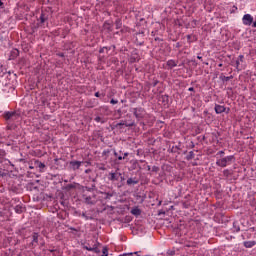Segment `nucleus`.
I'll return each instance as SVG.
<instances>
[{"instance_id": "nucleus-1", "label": "nucleus", "mask_w": 256, "mask_h": 256, "mask_svg": "<svg viewBox=\"0 0 256 256\" xmlns=\"http://www.w3.org/2000/svg\"><path fill=\"white\" fill-rule=\"evenodd\" d=\"M233 161H235V157L233 155H230V156H226L224 158L218 159L216 161V165H218V167H225L226 165H231Z\"/></svg>"}, {"instance_id": "nucleus-2", "label": "nucleus", "mask_w": 256, "mask_h": 256, "mask_svg": "<svg viewBox=\"0 0 256 256\" xmlns=\"http://www.w3.org/2000/svg\"><path fill=\"white\" fill-rule=\"evenodd\" d=\"M214 109H215V113H217V115H221V113L229 114V112L231 111L230 108H226L225 106L219 105V104H216Z\"/></svg>"}, {"instance_id": "nucleus-3", "label": "nucleus", "mask_w": 256, "mask_h": 256, "mask_svg": "<svg viewBox=\"0 0 256 256\" xmlns=\"http://www.w3.org/2000/svg\"><path fill=\"white\" fill-rule=\"evenodd\" d=\"M242 23L248 27L253 25V16L251 14H245L242 18Z\"/></svg>"}, {"instance_id": "nucleus-4", "label": "nucleus", "mask_w": 256, "mask_h": 256, "mask_svg": "<svg viewBox=\"0 0 256 256\" xmlns=\"http://www.w3.org/2000/svg\"><path fill=\"white\" fill-rule=\"evenodd\" d=\"M255 246H256L255 240L244 242V247H246V249H251V247H255Z\"/></svg>"}, {"instance_id": "nucleus-5", "label": "nucleus", "mask_w": 256, "mask_h": 256, "mask_svg": "<svg viewBox=\"0 0 256 256\" xmlns=\"http://www.w3.org/2000/svg\"><path fill=\"white\" fill-rule=\"evenodd\" d=\"M131 213L135 217H139V215H141V209H139V207H134L132 208Z\"/></svg>"}, {"instance_id": "nucleus-6", "label": "nucleus", "mask_w": 256, "mask_h": 256, "mask_svg": "<svg viewBox=\"0 0 256 256\" xmlns=\"http://www.w3.org/2000/svg\"><path fill=\"white\" fill-rule=\"evenodd\" d=\"M167 66L170 67V69H173V67H177V62H175V60H168Z\"/></svg>"}, {"instance_id": "nucleus-7", "label": "nucleus", "mask_w": 256, "mask_h": 256, "mask_svg": "<svg viewBox=\"0 0 256 256\" xmlns=\"http://www.w3.org/2000/svg\"><path fill=\"white\" fill-rule=\"evenodd\" d=\"M5 119H15V112H7L5 114Z\"/></svg>"}, {"instance_id": "nucleus-8", "label": "nucleus", "mask_w": 256, "mask_h": 256, "mask_svg": "<svg viewBox=\"0 0 256 256\" xmlns=\"http://www.w3.org/2000/svg\"><path fill=\"white\" fill-rule=\"evenodd\" d=\"M71 165H72L73 169H79V167H81V162L74 161V162H71Z\"/></svg>"}, {"instance_id": "nucleus-9", "label": "nucleus", "mask_w": 256, "mask_h": 256, "mask_svg": "<svg viewBox=\"0 0 256 256\" xmlns=\"http://www.w3.org/2000/svg\"><path fill=\"white\" fill-rule=\"evenodd\" d=\"M134 113H135V116L137 117V119H141V117H143V110L142 109L138 110V112L136 110Z\"/></svg>"}, {"instance_id": "nucleus-10", "label": "nucleus", "mask_w": 256, "mask_h": 256, "mask_svg": "<svg viewBox=\"0 0 256 256\" xmlns=\"http://www.w3.org/2000/svg\"><path fill=\"white\" fill-rule=\"evenodd\" d=\"M15 211L16 213H23V208L20 205H18L15 207Z\"/></svg>"}, {"instance_id": "nucleus-11", "label": "nucleus", "mask_w": 256, "mask_h": 256, "mask_svg": "<svg viewBox=\"0 0 256 256\" xmlns=\"http://www.w3.org/2000/svg\"><path fill=\"white\" fill-rule=\"evenodd\" d=\"M103 256H108L109 255V250L107 249V247H104L102 250Z\"/></svg>"}, {"instance_id": "nucleus-12", "label": "nucleus", "mask_w": 256, "mask_h": 256, "mask_svg": "<svg viewBox=\"0 0 256 256\" xmlns=\"http://www.w3.org/2000/svg\"><path fill=\"white\" fill-rule=\"evenodd\" d=\"M243 61V55L239 56V59L236 60V67H239V63H241Z\"/></svg>"}, {"instance_id": "nucleus-13", "label": "nucleus", "mask_w": 256, "mask_h": 256, "mask_svg": "<svg viewBox=\"0 0 256 256\" xmlns=\"http://www.w3.org/2000/svg\"><path fill=\"white\" fill-rule=\"evenodd\" d=\"M110 179L111 181H115V179H117V174L115 173L110 174Z\"/></svg>"}, {"instance_id": "nucleus-14", "label": "nucleus", "mask_w": 256, "mask_h": 256, "mask_svg": "<svg viewBox=\"0 0 256 256\" xmlns=\"http://www.w3.org/2000/svg\"><path fill=\"white\" fill-rule=\"evenodd\" d=\"M234 231H236L237 233H239V231H241V229L239 228V226H235V224H234Z\"/></svg>"}, {"instance_id": "nucleus-15", "label": "nucleus", "mask_w": 256, "mask_h": 256, "mask_svg": "<svg viewBox=\"0 0 256 256\" xmlns=\"http://www.w3.org/2000/svg\"><path fill=\"white\" fill-rule=\"evenodd\" d=\"M110 103H111L112 105H117L118 101L115 100V99H112V100L110 101Z\"/></svg>"}, {"instance_id": "nucleus-16", "label": "nucleus", "mask_w": 256, "mask_h": 256, "mask_svg": "<svg viewBox=\"0 0 256 256\" xmlns=\"http://www.w3.org/2000/svg\"><path fill=\"white\" fill-rule=\"evenodd\" d=\"M38 167H39L40 169H45V164L39 163V164H38Z\"/></svg>"}, {"instance_id": "nucleus-17", "label": "nucleus", "mask_w": 256, "mask_h": 256, "mask_svg": "<svg viewBox=\"0 0 256 256\" xmlns=\"http://www.w3.org/2000/svg\"><path fill=\"white\" fill-rule=\"evenodd\" d=\"M40 19H41V23H45V15L42 14Z\"/></svg>"}, {"instance_id": "nucleus-18", "label": "nucleus", "mask_w": 256, "mask_h": 256, "mask_svg": "<svg viewBox=\"0 0 256 256\" xmlns=\"http://www.w3.org/2000/svg\"><path fill=\"white\" fill-rule=\"evenodd\" d=\"M95 121H96L97 123H100L101 117H96V118H95Z\"/></svg>"}, {"instance_id": "nucleus-19", "label": "nucleus", "mask_w": 256, "mask_h": 256, "mask_svg": "<svg viewBox=\"0 0 256 256\" xmlns=\"http://www.w3.org/2000/svg\"><path fill=\"white\" fill-rule=\"evenodd\" d=\"M217 155H225V152L223 150L219 151Z\"/></svg>"}, {"instance_id": "nucleus-20", "label": "nucleus", "mask_w": 256, "mask_h": 256, "mask_svg": "<svg viewBox=\"0 0 256 256\" xmlns=\"http://www.w3.org/2000/svg\"><path fill=\"white\" fill-rule=\"evenodd\" d=\"M105 51H107V48H102V49L100 50V53H103V52H105Z\"/></svg>"}, {"instance_id": "nucleus-21", "label": "nucleus", "mask_w": 256, "mask_h": 256, "mask_svg": "<svg viewBox=\"0 0 256 256\" xmlns=\"http://www.w3.org/2000/svg\"><path fill=\"white\" fill-rule=\"evenodd\" d=\"M15 55H19V50H14Z\"/></svg>"}, {"instance_id": "nucleus-22", "label": "nucleus", "mask_w": 256, "mask_h": 256, "mask_svg": "<svg viewBox=\"0 0 256 256\" xmlns=\"http://www.w3.org/2000/svg\"><path fill=\"white\" fill-rule=\"evenodd\" d=\"M99 96H100L99 92H96L95 97H99Z\"/></svg>"}, {"instance_id": "nucleus-23", "label": "nucleus", "mask_w": 256, "mask_h": 256, "mask_svg": "<svg viewBox=\"0 0 256 256\" xmlns=\"http://www.w3.org/2000/svg\"><path fill=\"white\" fill-rule=\"evenodd\" d=\"M33 237H34V241H37V234H35Z\"/></svg>"}, {"instance_id": "nucleus-24", "label": "nucleus", "mask_w": 256, "mask_h": 256, "mask_svg": "<svg viewBox=\"0 0 256 256\" xmlns=\"http://www.w3.org/2000/svg\"><path fill=\"white\" fill-rule=\"evenodd\" d=\"M252 27H256V21L252 22Z\"/></svg>"}, {"instance_id": "nucleus-25", "label": "nucleus", "mask_w": 256, "mask_h": 256, "mask_svg": "<svg viewBox=\"0 0 256 256\" xmlns=\"http://www.w3.org/2000/svg\"><path fill=\"white\" fill-rule=\"evenodd\" d=\"M137 59H139V57L133 58L131 61H137Z\"/></svg>"}, {"instance_id": "nucleus-26", "label": "nucleus", "mask_w": 256, "mask_h": 256, "mask_svg": "<svg viewBox=\"0 0 256 256\" xmlns=\"http://www.w3.org/2000/svg\"><path fill=\"white\" fill-rule=\"evenodd\" d=\"M131 183H133V180L129 179V184L131 185Z\"/></svg>"}, {"instance_id": "nucleus-27", "label": "nucleus", "mask_w": 256, "mask_h": 256, "mask_svg": "<svg viewBox=\"0 0 256 256\" xmlns=\"http://www.w3.org/2000/svg\"><path fill=\"white\" fill-rule=\"evenodd\" d=\"M3 5V2L0 0V7Z\"/></svg>"}, {"instance_id": "nucleus-28", "label": "nucleus", "mask_w": 256, "mask_h": 256, "mask_svg": "<svg viewBox=\"0 0 256 256\" xmlns=\"http://www.w3.org/2000/svg\"><path fill=\"white\" fill-rule=\"evenodd\" d=\"M134 255H139V252H134Z\"/></svg>"}, {"instance_id": "nucleus-29", "label": "nucleus", "mask_w": 256, "mask_h": 256, "mask_svg": "<svg viewBox=\"0 0 256 256\" xmlns=\"http://www.w3.org/2000/svg\"><path fill=\"white\" fill-rule=\"evenodd\" d=\"M197 59H202V57L201 56H197Z\"/></svg>"}, {"instance_id": "nucleus-30", "label": "nucleus", "mask_w": 256, "mask_h": 256, "mask_svg": "<svg viewBox=\"0 0 256 256\" xmlns=\"http://www.w3.org/2000/svg\"><path fill=\"white\" fill-rule=\"evenodd\" d=\"M188 90H189V91H193V88H189Z\"/></svg>"}, {"instance_id": "nucleus-31", "label": "nucleus", "mask_w": 256, "mask_h": 256, "mask_svg": "<svg viewBox=\"0 0 256 256\" xmlns=\"http://www.w3.org/2000/svg\"><path fill=\"white\" fill-rule=\"evenodd\" d=\"M134 254L133 253H129V256H133Z\"/></svg>"}]
</instances>
